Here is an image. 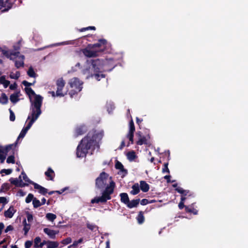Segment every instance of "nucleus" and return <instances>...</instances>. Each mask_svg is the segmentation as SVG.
I'll use <instances>...</instances> for the list:
<instances>
[{"label":"nucleus","mask_w":248,"mask_h":248,"mask_svg":"<svg viewBox=\"0 0 248 248\" xmlns=\"http://www.w3.org/2000/svg\"><path fill=\"white\" fill-rule=\"evenodd\" d=\"M53 173H54V171L51 168H49L47 171L45 172V175L47 177H49L50 180H52L53 176L52 175V174Z\"/></svg>","instance_id":"34"},{"label":"nucleus","mask_w":248,"mask_h":248,"mask_svg":"<svg viewBox=\"0 0 248 248\" xmlns=\"http://www.w3.org/2000/svg\"><path fill=\"white\" fill-rule=\"evenodd\" d=\"M4 228V225L2 222L0 223V235L2 233V231Z\"/></svg>","instance_id":"60"},{"label":"nucleus","mask_w":248,"mask_h":248,"mask_svg":"<svg viewBox=\"0 0 248 248\" xmlns=\"http://www.w3.org/2000/svg\"><path fill=\"white\" fill-rule=\"evenodd\" d=\"M25 57L22 55H18L14 57V60L15 62V66L17 68H19L21 67H23L24 65V60Z\"/></svg>","instance_id":"10"},{"label":"nucleus","mask_w":248,"mask_h":248,"mask_svg":"<svg viewBox=\"0 0 248 248\" xmlns=\"http://www.w3.org/2000/svg\"><path fill=\"white\" fill-rule=\"evenodd\" d=\"M13 230V227L11 225H9L8 226L6 229L5 230V232L7 233L9 231H12Z\"/></svg>","instance_id":"56"},{"label":"nucleus","mask_w":248,"mask_h":248,"mask_svg":"<svg viewBox=\"0 0 248 248\" xmlns=\"http://www.w3.org/2000/svg\"><path fill=\"white\" fill-rule=\"evenodd\" d=\"M20 74L18 71L16 72V73L11 72L10 74V78L12 79H17L20 77Z\"/></svg>","instance_id":"32"},{"label":"nucleus","mask_w":248,"mask_h":248,"mask_svg":"<svg viewBox=\"0 0 248 248\" xmlns=\"http://www.w3.org/2000/svg\"><path fill=\"white\" fill-rule=\"evenodd\" d=\"M0 51L2 52V54L6 57L7 58L11 60H14V57L16 56H18L19 54V52H14L12 50H6L0 48Z\"/></svg>","instance_id":"9"},{"label":"nucleus","mask_w":248,"mask_h":248,"mask_svg":"<svg viewBox=\"0 0 248 248\" xmlns=\"http://www.w3.org/2000/svg\"><path fill=\"white\" fill-rule=\"evenodd\" d=\"M22 84L26 86V87H29L31 85H32L33 83H30V82H28V81H26V80H24L23 82H22Z\"/></svg>","instance_id":"54"},{"label":"nucleus","mask_w":248,"mask_h":248,"mask_svg":"<svg viewBox=\"0 0 248 248\" xmlns=\"http://www.w3.org/2000/svg\"><path fill=\"white\" fill-rule=\"evenodd\" d=\"M26 91L30 96L31 102V113L38 114L40 110L41 114V107L42 104L43 97L35 94V92L31 88H26Z\"/></svg>","instance_id":"3"},{"label":"nucleus","mask_w":248,"mask_h":248,"mask_svg":"<svg viewBox=\"0 0 248 248\" xmlns=\"http://www.w3.org/2000/svg\"><path fill=\"white\" fill-rule=\"evenodd\" d=\"M133 137L134 134L128 133L127 134V138L129 139V140L132 143H133Z\"/></svg>","instance_id":"51"},{"label":"nucleus","mask_w":248,"mask_h":248,"mask_svg":"<svg viewBox=\"0 0 248 248\" xmlns=\"http://www.w3.org/2000/svg\"><path fill=\"white\" fill-rule=\"evenodd\" d=\"M132 190L131 191L130 193L132 195H136L140 192L139 186L138 184H134L132 187Z\"/></svg>","instance_id":"21"},{"label":"nucleus","mask_w":248,"mask_h":248,"mask_svg":"<svg viewBox=\"0 0 248 248\" xmlns=\"http://www.w3.org/2000/svg\"><path fill=\"white\" fill-rule=\"evenodd\" d=\"M79 244L77 242V241L74 242V243H73V244L69 246L68 247V248H71L72 247H74V248H76L78 245Z\"/></svg>","instance_id":"55"},{"label":"nucleus","mask_w":248,"mask_h":248,"mask_svg":"<svg viewBox=\"0 0 248 248\" xmlns=\"http://www.w3.org/2000/svg\"><path fill=\"white\" fill-rule=\"evenodd\" d=\"M46 219L53 222L57 217L56 215L52 213H47L46 216Z\"/></svg>","instance_id":"28"},{"label":"nucleus","mask_w":248,"mask_h":248,"mask_svg":"<svg viewBox=\"0 0 248 248\" xmlns=\"http://www.w3.org/2000/svg\"><path fill=\"white\" fill-rule=\"evenodd\" d=\"M12 146L13 145H9L5 147H1L0 150L6 155L8 151L12 149Z\"/></svg>","instance_id":"30"},{"label":"nucleus","mask_w":248,"mask_h":248,"mask_svg":"<svg viewBox=\"0 0 248 248\" xmlns=\"http://www.w3.org/2000/svg\"><path fill=\"white\" fill-rule=\"evenodd\" d=\"M32 204L34 208H37L42 205L40 201L37 200L36 198H34L33 200Z\"/></svg>","instance_id":"35"},{"label":"nucleus","mask_w":248,"mask_h":248,"mask_svg":"<svg viewBox=\"0 0 248 248\" xmlns=\"http://www.w3.org/2000/svg\"><path fill=\"white\" fill-rule=\"evenodd\" d=\"M72 242V239L70 237H68L62 241V243L64 245H67Z\"/></svg>","instance_id":"44"},{"label":"nucleus","mask_w":248,"mask_h":248,"mask_svg":"<svg viewBox=\"0 0 248 248\" xmlns=\"http://www.w3.org/2000/svg\"><path fill=\"white\" fill-rule=\"evenodd\" d=\"M129 131L128 133L134 134L135 130L134 123L132 120L131 121L129 124Z\"/></svg>","instance_id":"38"},{"label":"nucleus","mask_w":248,"mask_h":248,"mask_svg":"<svg viewBox=\"0 0 248 248\" xmlns=\"http://www.w3.org/2000/svg\"><path fill=\"white\" fill-rule=\"evenodd\" d=\"M137 219L139 224H142L144 222V217L141 212H140L139 214Z\"/></svg>","instance_id":"37"},{"label":"nucleus","mask_w":248,"mask_h":248,"mask_svg":"<svg viewBox=\"0 0 248 248\" xmlns=\"http://www.w3.org/2000/svg\"><path fill=\"white\" fill-rule=\"evenodd\" d=\"M82 84L83 82L77 78H72L68 81V84L71 88L73 89L74 91L76 93L81 91L82 89Z\"/></svg>","instance_id":"7"},{"label":"nucleus","mask_w":248,"mask_h":248,"mask_svg":"<svg viewBox=\"0 0 248 248\" xmlns=\"http://www.w3.org/2000/svg\"><path fill=\"white\" fill-rule=\"evenodd\" d=\"M140 187L141 190L144 192H147L149 189V185L143 181L140 182Z\"/></svg>","instance_id":"16"},{"label":"nucleus","mask_w":248,"mask_h":248,"mask_svg":"<svg viewBox=\"0 0 248 248\" xmlns=\"http://www.w3.org/2000/svg\"><path fill=\"white\" fill-rule=\"evenodd\" d=\"M115 168L117 169L120 170L122 172H124V174L127 173L126 170L124 169L123 164L121 162L117 161L115 164Z\"/></svg>","instance_id":"23"},{"label":"nucleus","mask_w":248,"mask_h":248,"mask_svg":"<svg viewBox=\"0 0 248 248\" xmlns=\"http://www.w3.org/2000/svg\"><path fill=\"white\" fill-rule=\"evenodd\" d=\"M8 101V97L4 93H2L0 96V103L6 104Z\"/></svg>","instance_id":"25"},{"label":"nucleus","mask_w":248,"mask_h":248,"mask_svg":"<svg viewBox=\"0 0 248 248\" xmlns=\"http://www.w3.org/2000/svg\"><path fill=\"white\" fill-rule=\"evenodd\" d=\"M34 198H33V195L32 194H29L28 196L26 197L25 201L27 203L30 202L31 201H33V200Z\"/></svg>","instance_id":"41"},{"label":"nucleus","mask_w":248,"mask_h":248,"mask_svg":"<svg viewBox=\"0 0 248 248\" xmlns=\"http://www.w3.org/2000/svg\"><path fill=\"white\" fill-rule=\"evenodd\" d=\"M9 111H10V119L11 121H14L15 120V114H14V113L13 112V111L11 109H9Z\"/></svg>","instance_id":"47"},{"label":"nucleus","mask_w":248,"mask_h":248,"mask_svg":"<svg viewBox=\"0 0 248 248\" xmlns=\"http://www.w3.org/2000/svg\"><path fill=\"white\" fill-rule=\"evenodd\" d=\"M99 43L93 45H89V48L90 49H93L95 47H99L101 46V44H105L106 43V40L105 39H100L99 40Z\"/></svg>","instance_id":"18"},{"label":"nucleus","mask_w":248,"mask_h":248,"mask_svg":"<svg viewBox=\"0 0 248 248\" xmlns=\"http://www.w3.org/2000/svg\"><path fill=\"white\" fill-rule=\"evenodd\" d=\"M12 170L11 169H3L1 170L0 173H5L6 174H10L12 173Z\"/></svg>","instance_id":"46"},{"label":"nucleus","mask_w":248,"mask_h":248,"mask_svg":"<svg viewBox=\"0 0 248 248\" xmlns=\"http://www.w3.org/2000/svg\"><path fill=\"white\" fill-rule=\"evenodd\" d=\"M140 199L133 200L131 202L129 201L127 206L130 208L136 207L139 203Z\"/></svg>","instance_id":"20"},{"label":"nucleus","mask_w":248,"mask_h":248,"mask_svg":"<svg viewBox=\"0 0 248 248\" xmlns=\"http://www.w3.org/2000/svg\"><path fill=\"white\" fill-rule=\"evenodd\" d=\"M101 68L100 60H94L92 62L87 61L86 62V68L82 70V73L87 75V78L94 75L95 78L97 80H100V78H105V75L102 74L100 75L98 73Z\"/></svg>","instance_id":"2"},{"label":"nucleus","mask_w":248,"mask_h":248,"mask_svg":"<svg viewBox=\"0 0 248 248\" xmlns=\"http://www.w3.org/2000/svg\"><path fill=\"white\" fill-rule=\"evenodd\" d=\"M148 203V200L144 199L141 201L140 203L141 205H146Z\"/></svg>","instance_id":"58"},{"label":"nucleus","mask_w":248,"mask_h":248,"mask_svg":"<svg viewBox=\"0 0 248 248\" xmlns=\"http://www.w3.org/2000/svg\"><path fill=\"white\" fill-rule=\"evenodd\" d=\"M178 206H179V208L180 209H182V208H183L184 207V202H180L179 203Z\"/></svg>","instance_id":"62"},{"label":"nucleus","mask_w":248,"mask_h":248,"mask_svg":"<svg viewBox=\"0 0 248 248\" xmlns=\"http://www.w3.org/2000/svg\"><path fill=\"white\" fill-rule=\"evenodd\" d=\"M44 232L51 239H55L56 235L59 233V231L50 230L47 228L44 229Z\"/></svg>","instance_id":"12"},{"label":"nucleus","mask_w":248,"mask_h":248,"mask_svg":"<svg viewBox=\"0 0 248 248\" xmlns=\"http://www.w3.org/2000/svg\"><path fill=\"white\" fill-rule=\"evenodd\" d=\"M113 192L112 190V186L109 187H106L105 190L103 191L102 195L101 197H96L91 201L92 203L100 202H105L107 200L110 199V196Z\"/></svg>","instance_id":"6"},{"label":"nucleus","mask_w":248,"mask_h":248,"mask_svg":"<svg viewBox=\"0 0 248 248\" xmlns=\"http://www.w3.org/2000/svg\"><path fill=\"white\" fill-rule=\"evenodd\" d=\"M7 162L8 163H14L15 157L13 155L9 156L7 159Z\"/></svg>","instance_id":"45"},{"label":"nucleus","mask_w":248,"mask_h":248,"mask_svg":"<svg viewBox=\"0 0 248 248\" xmlns=\"http://www.w3.org/2000/svg\"><path fill=\"white\" fill-rule=\"evenodd\" d=\"M127 157L128 159L131 161L136 158V155L134 152H129L127 154Z\"/></svg>","instance_id":"31"},{"label":"nucleus","mask_w":248,"mask_h":248,"mask_svg":"<svg viewBox=\"0 0 248 248\" xmlns=\"http://www.w3.org/2000/svg\"><path fill=\"white\" fill-rule=\"evenodd\" d=\"M16 87H17V84L16 83L10 85V89L11 90H15L16 88Z\"/></svg>","instance_id":"59"},{"label":"nucleus","mask_w":248,"mask_h":248,"mask_svg":"<svg viewBox=\"0 0 248 248\" xmlns=\"http://www.w3.org/2000/svg\"><path fill=\"white\" fill-rule=\"evenodd\" d=\"M21 176H22L23 177V180L25 181V182H28V183H29L31 184H32V183H33L32 181H31L27 177V176L26 175V174L24 172H22L21 173Z\"/></svg>","instance_id":"36"},{"label":"nucleus","mask_w":248,"mask_h":248,"mask_svg":"<svg viewBox=\"0 0 248 248\" xmlns=\"http://www.w3.org/2000/svg\"><path fill=\"white\" fill-rule=\"evenodd\" d=\"M168 163L164 164V168L162 169L163 172H164H164H168V173L170 172L169 169H168Z\"/></svg>","instance_id":"48"},{"label":"nucleus","mask_w":248,"mask_h":248,"mask_svg":"<svg viewBox=\"0 0 248 248\" xmlns=\"http://www.w3.org/2000/svg\"><path fill=\"white\" fill-rule=\"evenodd\" d=\"M87 227L92 231H95L98 230V227L93 223H91L89 221L86 223Z\"/></svg>","instance_id":"24"},{"label":"nucleus","mask_w":248,"mask_h":248,"mask_svg":"<svg viewBox=\"0 0 248 248\" xmlns=\"http://www.w3.org/2000/svg\"><path fill=\"white\" fill-rule=\"evenodd\" d=\"M58 246L59 243L56 241H48L47 243V248H57Z\"/></svg>","instance_id":"22"},{"label":"nucleus","mask_w":248,"mask_h":248,"mask_svg":"<svg viewBox=\"0 0 248 248\" xmlns=\"http://www.w3.org/2000/svg\"><path fill=\"white\" fill-rule=\"evenodd\" d=\"M41 239L39 237H36L34 239V247L36 248L39 247V244H40Z\"/></svg>","instance_id":"40"},{"label":"nucleus","mask_w":248,"mask_h":248,"mask_svg":"<svg viewBox=\"0 0 248 248\" xmlns=\"http://www.w3.org/2000/svg\"><path fill=\"white\" fill-rule=\"evenodd\" d=\"M27 217L29 222H31L33 220V216L31 214L29 213H27Z\"/></svg>","instance_id":"50"},{"label":"nucleus","mask_w":248,"mask_h":248,"mask_svg":"<svg viewBox=\"0 0 248 248\" xmlns=\"http://www.w3.org/2000/svg\"><path fill=\"white\" fill-rule=\"evenodd\" d=\"M32 185L34 186V187L35 189H37L39 190V192L43 195H45L47 192V190L42 186H41L35 183H32Z\"/></svg>","instance_id":"14"},{"label":"nucleus","mask_w":248,"mask_h":248,"mask_svg":"<svg viewBox=\"0 0 248 248\" xmlns=\"http://www.w3.org/2000/svg\"><path fill=\"white\" fill-rule=\"evenodd\" d=\"M89 29H92V30H95V27H93V26L89 27H88V28L83 29L82 30V31H83V30H89Z\"/></svg>","instance_id":"63"},{"label":"nucleus","mask_w":248,"mask_h":248,"mask_svg":"<svg viewBox=\"0 0 248 248\" xmlns=\"http://www.w3.org/2000/svg\"><path fill=\"white\" fill-rule=\"evenodd\" d=\"M103 131L97 132L91 131L86 137L83 139L77 149V155L78 157H83L86 155L88 150L95 146L103 138Z\"/></svg>","instance_id":"1"},{"label":"nucleus","mask_w":248,"mask_h":248,"mask_svg":"<svg viewBox=\"0 0 248 248\" xmlns=\"http://www.w3.org/2000/svg\"><path fill=\"white\" fill-rule=\"evenodd\" d=\"M56 95L57 96L63 97L64 94L62 93V90L65 86V81L62 78H60L56 80Z\"/></svg>","instance_id":"8"},{"label":"nucleus","mask_w":248,"mask_h":248,"mask_svg":"<svg viewBox=\"0 0 248 248\" xmlns=\"http://www.w3.org/2000/svg\"><path fill=\"white\" fill-rule=\"evenodd\" d=\"M96 186L100 189L104 188L109 187L112 186V190H114L115 186L114 182L112 181L111 177L104 172L100 173V175L96 179Z\"/></svg>","instance_id":"4"},{"label":"nucleus","mask_w":248,"mask_h":248,"mask_svg":"<svg viewBox=\"0 0 248 248\" xmlns=\"http://www.w3.org/2000/svg\"><path fill=\"white\" fill-rule=\"evenodd\" d=\"M15 213V210L13 207L11 206L7 210L5 211L4 216L6 217L12 218Z\"/></svg>","instance_id":"15"},{"label":"nucleus","mask_w":248,"mask_h":248,"mask_svg":"<svg viewBox=\"0 0 248 248\" xmlns=\"http://www.w3.org/2000/svg\"><path fill=\"white\" fill-rule=\"evenodd\" d=\"M40 115V110L38 111V114L31 113L30 115H29L28 117L27 120H30V122L28 124L27 126L24 128L22 131H21L20 134L19 135L17 139L16 140V142L21 138H23L25 135L26 134L28 130L31 127L32 124L34 122L38 119L39 116Z\"/></svg>","instance_id":"5"},{"label":"nucleus","mask_w":248,"mask_h":248,"mask_svg":"<svg viewBox=\"0 0 248 248\" xmlns=\"http://www.w3.org/2000/svg\"><path fill=\"white\" fill-rule=\"evenodd\" d=\"M0 83L2 84L5 88H7L10 85V81L6 79L5 76L0 77Z\"/></svg>","instance_id":"19"},{"label":"nucleus","mask_w":248,"mask_h":248,"mask_svg":"<svg viewBox=\"0 0 248 248\" xmlns=\"http://www.w3.org/2000/svg\"><path fill=\"white\" fill-rule=\"evenodd\" d=\"M85 128L84 127H81L80 128H78L76 130V132L78 135H81L84 133Z\"/></svg>","instance_id":"42"},{"label":"nucleus","mask_w":248,"mask_h":248,"mask_svg":"<svg viewBox=\"0 0 248 248\" xmlns=\"http://www.w3.org/2000/svg\"><path fill=\"white\" fill-rule=\"evenodd\" d=\"M47 242H48V241H44L43 242H41L39 246V247L42 248L45 245H46L47 246Z\"/></svg>","instance_id":"61"},{"label":"nucleus","mask_w":248,"mask_h":248,"mask_svg":"<svg viewBox=\"0 0 248 248\" xmlns=\"http://www.w3.org/2000/svg\"><path fill=\"white\" fill-rule=\"evenodd\" d=\"M176 190L181 193L186 195L187 193V192L186 190H183L181 187H178L176 188Z\"/></svg>","instance_id":"43"},{"label":"nucleus","mask_w":248,"mask_h":248,"mask_svg":"<svg viewBox=\"0 0 248 248\" xmlns=\"http://www.w3.org/2000/svg\"><path fill=\"white\" fill-rule=\"evenodd\" d=\"M120 197L122 202L127 205L129 201L127 194L126 193H122L120 194Z\"/></svg>","instance_id":"17"},{"label":"nucleus","mask_w":248,"mask_h":248,"mask_svg":"<svg viewBox=\"0 0 248 248\" xmlns=\"http://www.w3.org/2000/svg\"><path fill=\"white\" fill-rule=\"evenodd\" d=\"M6 202H7L6 199L5 197H0V203H6Z\"/></svg>","instance_id":"57"},{"label":"nucleus","mask_w":248,"mask_h":248,"mask_svg":"<svg viewBox=\"0 0 248 248\" xmlns=\"http://www.w3.org/2000/svg\"><path fill=\"white\" fill-rule=\"evenodd\" d=\"M186 212H192V213H193L194 214H195V215L197 214V211H196V210L195 211L194 210H192L191 209L188 208V207H186Z\"/></svg>","instance_id":"53"},{"label":"nucleus","mask_w":248,"mask_h":248,"mask_svg":"<svg viewBox=\"0 0 248 248\" xmlns=\"http://www.w3.org/2000/svg\"><path fill=\"white\" fill-rule=\"evenodd\" d=\"M49 93H50L53 97H55L56 95V93H55L54 91H51L49 92Z\"/></svg>","instance_id":"64"},{"label":"nucleus","mask_w":248,"mask_h":248,"mask_svg":"<svg viewBox=\"0 0 248 248\" xmlns=\"http://www.w3.org/2000/svg\"><path fill=\"white\" fill-rule=\"evenodd\" d=\"M12 7V4L9 2V0H0V10L4 8L2 10V12L8 11Z\"/></svg>","instance_id":"11"},{"label":"nucleus","mask_w":248,"mask_h":248,"mask_svg":"<svg viewBox=\"0 0 248 248\" xmlns=\"http://www.w3.org/2000/svg\"><path fill=\"white\" fill-rule=\"evenodd\" d=\"M89 47L85 49L83 52V54L87 57H93L97 56V51L91 50Z\"/></svg>","instance_id":"13"},{"label":"nucleus","mask_w":248,"mask_h":248,"mask_svg":"<svg viewBox=\"0 0 248 248\" xmlns=\"http://www.w3.org/2000/svg\"><path fill=\"white\" fill-rule=\"evenodd\" d=\"M6 155L0 150V159L1 162L4 161L6 158Z\"/></svg>","instance_id":"49"},{"label":"nucleus","mask_w":248,"mask_h":248,"mask_svg":"<svg viewBox=\"0 0 248 248\" xmlns=\"http://www.w3.org/2000/svg\"><path fill=\"white\" fill-rule=\"evenodd\" d=\"M23 223L24 225L23 230L24 231L25 234H26L30 229V225L27 223L26 219L23 221Z\"/></svg>","instance_id":"29"},{"label":"nucleus","mask_w":248,"mask_h":248,"mask_svg":"<svg viewBox=\"0 0 248 248\" xmlns=\"http://www.w3.org/2000/svg\"><path fill=\"white\" fill-rule=\"evenodd\" d=\"M138 134H139L140 135V138L139 139V140H138V141L137 142V144L141 145L145 143V141H146L145 138L144 137H141L140 136V133H138Z\"/></svg>","instance_id":"39"},{"label":"nucleus","mask_w":248,"mask_h":248,"mask_svg":"<svg viewBox=\"0 0 248 248\" xmlns=\"http://www.w3.org/2000/svg\"><path fill=\"white\" fill-rule=\"evenodd\" d=\"M9 181L12 184L17 185L22 181L21 175H20L18 178H12L9 180Z\"/></svg>","instance_id":"26"},{"label":"nucleus","mask_w":248,"mask_h":248,"mask_svg":"<svg viewBox=\"0 0 248 248\" xmlns=\"http://www.w3.org/2000/svg\"><path fill=\"white\" fill-rule=\"evenodd\" d=\"M32 245V242L30 241H27L25 242V248H30Z\"/></svg>","instance_id":"52"},{"label":"nucleus","mask_w":248,"mask_h":248,"mask_svg":"<svg viewBox=\"0 0 248 248\" xmlns=\"http://www.w3.org/2000/svg\"><path fill=\"white\" fill-rule=\"evenodd\" d=\"M10 100L13 103H16L19 101L18 94L17 93H13L11 94L10 97Z\"/></svg>","instance_id":"27"},{"label":"nucleus","mask_w":248,"mask_h":248,"mask_svg":"<svg viewBox=\"0 0 248 248\" xmlns=\"http://www.w3.org/2000/svg\"><path fill=\"white\" fill-rule=\"evenodd\" d=\"M27 74L29 77L31 78H35L36 76V73H35L33 68L31 67L29 68L27 72Z\"/></svg>","instance_id":"33"}]
</instances>
